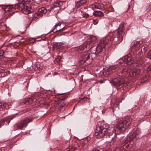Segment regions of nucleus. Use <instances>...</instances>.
I'll use <instances>...</instances> for the list:
<instances>
[{
    "instance_id": "f257e3e1",
    "label": "nucleus",
    "mask_w": 151,
    "mask_h": 151,
    "mask_svg": "<svg viewBox=\"0 0 151 151\" xmlns=\"http://www.w3.org/2000/svg\"><path fill=\"white\" fill-rule=\"evenodd\" d=\"M104 42L103 43L101 42L97 46H91L90 50L91 53L96 55L98 59L105 61L106 60L107 56L104 53L106 46Z\"/></svg>"
},
{
    "instance_id": "f03ea898",
    "label": "nucleus",
    "mask_w": 151,
    "mask_h": 151,
    "mask_svg": "<svg viewBox=\"0 0 151 151\" xmlns=\"http://www.w3.org/2000/svg\"><path fill=\"white\" fill-rule=\"evenodd\" d=\"M142 136L139 129H137L135 131L129 136L125 139L122 145L124 148H128L132 147L134 143V140L142 138Z\"/></svg>"
},
{
    "instance_id": "7ed1b4c3",
    "label": "nucleus",
    "mask_w": 151,
    "mask_h": 151,
    "mask_svg": "<svg viewBox=\"0 0 151 151\" xmlns=\"http://www.w3.org/2000/svg\"><path fill=\"white\" fill-rule=\"evenodd\" d=\"M114 127L113 126L106 127V126H98L96 127L95 135L98 138L104 137L106 135L110 136L114 133Z\"/></svg>"
},
{
    "instance_id": "20e7f679",
    "label": "nucleus",
    "mask_w": 151,
    "mask_h": 151,
    "mask_svg": "<svg viewBox=\"0 0 151 151\" xmlns=\"http://www.w3.org/2000/svg\"><path fill=\"white\" fill-rule=\"evenodd\" d=\"M132 122V119L130 117L126 116L123 120L120 121L116 125L115 131L116 134H119L123 133L129 126Z\"/></svg>"
},
{
    "instance_id": "39448f33",
    "label": "nucleus",
    "mask_w": 151,
    "mask_h": 151,
    "mask_svg": "<svg viewBox=\"0 0 151 151\" xmlns=\"http://www.w3.org/2000/svg\"><path fill=\"white\" fill-rule=\"evenodd\" d=\"M132 122V119L130 117L126 116L123 120L120 121L116 125L115 131L116 134H119L123 133L129 126Z\"/></svg>"
},
{
    "instance_id": "423d86ee",
    "label": "nucleus",
    "mask_w": 151,
    "mask_h": 151,
    "mask_svg": "<svg viewBox=\"0 0 151 151\" xmlns=\"http://www.w3.org/2000/svg\"><path fill=\"white\" fill-rule=\"evenodd\" d=\"M18 3L15 5V6H17L18 8H20L23 13L28 14L33 12L32 9H31L30 7V5H25V3L27 4L29 2H27L24 1L21 2L20 0H18Z\"/></svg>"
},
{
    "instance_id": "0eeeda50",
    "label": "nucleus",
    "mask_w": 151,
    "mask_h": 151,
    "mask_svg": "<svg viewBox=\"0 0 151 151\" xmlns=\"http://www.w3.org/2000/svg\"><path fill=\"white\" fill-rule=\"evenodd\" d=\"M31 118H25L19 123H17L14 125V127L16 130L22 129L24 127H26L28 124L32 121Z\"/></svg>"
},
{
    "instance_id": "6e6552de",
    "label": "nucleus",
    "mask_w": 151,
    "mask_h": 151,
    "mask_svg": "<svg viewBox=\"0 0 151 151\" xmlns=\"http://www.w3.org/2000/svg\"><path fill=\"white\" fill-rule=\"evenodd\" d=\"M124 31V23H122L116 30V36L118 40L119 41V43L121 42L123 39Z\"/></svg>"
},
{
    "instance_id": "1a4fd4ad",
    "label": "nucleus",
    "mask_w": 151,
    "mask_h": 151,
    "mask_svg": "<svg viewBox=\"0 0 151 151\" xmlns=\"http://www.w3.org/2000/svg\"><path fill=\"white\" fill-rule=\"evenodd\" d=\"M93 37L88 38L81 46L79 47L77 51L81 53V51L83 50L85 48H89L90 46H92L93 42L92 40Z\"/></svg>"
},
{
    "instance_id": "9d476101",
    "label": "nucleus",
    "mask_w": 151,
    "mask_h": 151,
    "mask_svg": "<svg viewBox=\"0 0 151 151\" xmlns=\"http://www.w3.org/2000/svg\"><path fill=\"white\" fill-rule=\"evenodd\" d=\"M81 61L82 63H86L87 64L91 63L92 60L90 53L87 52H85L81 59Z\"/></svg>"
},
{
    "instance_id": "9b49d317",
    "label": "nucleus",
    "mask_w": 151,
    "mask_h": 151,
    "mask_svg": "<svg viewBox=\"0 0 151 151\" xmlns=\"http://www.w3.org/2000/svg\"><path fill=\"white\" fill-rule=\"evenodd\" d=\"M124 79L122 77L114 78L111 80V83L114 86H119L124 83Z\"/></svg>"
},
{
    "instance_id": "f8f14e48",
    "label": "nucleus",
    "mask_w": 151,
    "mask_h": 151,
    "mask_svg": "<svg viewBox=\"0 0 151 151\" xmlns=\"http://www.w3.org/2000/svg\"><path fill=\"white\" fill-rule=\"evenodd\" d=\"M47 12V10L45 7H42L39 9L37 12L35 13L34 15V19L38 18L45 14Z\"/></svg>"
},
{
    "instance_id": "ddd939ff",
    "label": "nucleus",
    "mask_w": 151,
    "mask_h": 151,
    "mask_svg": "<svg viewBox=\"0 0 151 151\" xmlns=\"http://www.w3.org/2000/svg\"><path fill=\"white\" fill-rule=\"evenodd\" d=\"M126 72L128 76L134 77L138 75L140 73V71L138 69H129L127 70Z\"/></svg>"
},
{
    "instance_id": "4468645a",
    "label": "nucleus",
    "mask_w": 151,
    "mask_h": 151,
    "mask_svg": "<svg viewBox=\"0 0 151 151\" xmlns=\"http://www.w3.org/2000/svg\"><path fill=\"white\" fill-rule=\"evenodd\" d=\"M142 43V42L141 41H136L134 40L131 43L132 49L135 50L136 51L139 50H140L139 47Z\"/></svg>"
},
{
    "instance_id": "2eb2a0df",
    "label": "nucleus",
    "mask_w": 151,
    "mask_h": 151,
    "mask_svg": "<svg viewBox=\"0 0 151 151\" xmlns=\"http://www.w3.org/2000/svg\"><path fill=\"white\" fill-rule=\"evenodd\" d=\"M64 2L62 1H57L55 2L53 6L52 7V9L56 13H58L60 9V7L62 6Z\"/></svg>"
},
{
    "instance_id": "dca6fc26",
    "label": "nucleus",
    "mask_w": 151,
    "mask_h": 151,
    "mask_svg": "<svg viewBox=\"0 0 151 151\" xmlns=\"http://www.w3.org/2000/svg\"><path fill=\"white\" fill-rule=\"evenodd\" d=\"M123 62L125 63L127 65H130L134 62L133 57L130 54L127 55L124 57Z\"/></svg>"
},
{
    "instance_id": "f3484780",
    "label": "nucleus",
    "mask_w": 151,
    "mask_h": 151,
    "mask_svg": "<svg viewBox=\"0 0 151 151\" xmlns=\"http://www.w3.org/2000/svg\"><path fill=\"white\" fill-rule=\"evenodd\" d=\"M11 105L10 103H6L5 104H3L0 102V111L4 110H5L6 109L10 108L9 106Z\"/></svg>"
},
{
    "instance_id": "a211bd4d",
    "label": "nucleus",
    "mask_w": 151,
    "mask_h": 151,
    "mask_svg": "<svg viewBox=\"0 0 151 151\" xmlns=\"http://www.w3.org/2000/svg\"><path fill=\"white\" fill-rule=\"evenodd\" d=\"M37 101V99L35 98H29L27 99L25 101H24L22 103V105H23L25 104L28 103V104H31Z\"/></svg>"
},
{
    "instance_id": "6ab92c4d",
    "label": "nucleus",
    "mask_w": 151,
    "mask_h": 151,
    "mask_svg": "<svg viewBox=\"0 0 151 151\" xmlns=\"http://www.w3.org/2000/svg\"><path fill=\"white\" fill-rule=\"evenodd\" d=\"M115 128H114V132H115L114 129ZM115 134H116L115 133ZM119 134H118V135H116L115 136H114L113 137H112L111 140L113 141V142H118L119 141L120 139L121 138L123 137H120V136L119 135Z\"/></svg>"
},
{
    "instance_id": "aec40b11",
    "label": "nucleus",
    "mask_w": 151,
    "mask_h": 151,
    "mask_svg": "<svg viewBox=\"0 0 151 151\" xmlns=\"http://www.w3.org/2000/svg\"><path fill=\"white\" fill-rule=\"evenodd\" d=\"M63 25V24H60L59 23H57L54 26V29L52 31L54 32V31L58 27H59L58 29L56 30L55 32L58 31H59L61 30H63L64 29L65 27L62 26V25Z\"/></svg>"
},
{
    "instance_id": "412c9836",
    "label": "nucleus",
    "mask_w": 151,
    "mask_h": 151,
    "mask_svg": "<svg viewBox=\"0 0 151 151\" xmlns=\"http://www.w3.org/2000/svg\"><path fill=\"white\" fill-rule=\"evenodd\" d=\"M86 2V0H80L76 3V7L79 8L81 6L83 5Z\"/></svg>"
},
{
    "instance_id": "4be33fe9",
    "label": "nucleus",
    "mask_w": 151,
    "mask_h": 151,
    "mask_svg": "<svg viewBox=\"0 0 151 151\" xmlns=\"http://www.w3.org/2000/svg\"><path fill=\"white\" fill-rule=\"evenodd\" d=\"M32 67L35 70H39L40 71L42 69V67L40 65L39 63H36L35 64H33Z\"/></svg>"
},
{
    "instance_id": "5701e85b",
    "label": "nucleus",
    "mask_w": 151,
    "mask_h": 151,
    "mask_svg": "<svg viewBox=\"0 0 151 151\" xmlns=\"http://www.w3.org/2000/svg\"><path fill=\"white\" fill-rule=\"evenodd\" d=\"M118 67V65H116L110 66L108 69V70L109 71V73L111 72H115L117 70Z\"/></svg>"
},
{
    "instance_id": "b1692460",
    "label": "nucleus",
    "mask_w": 151,
    "mask_h": 151,
    "mask_svg": "<svg viewBox=\"0 0 151 151\" xmlns=\"http://www.w3.org/2000/svg\"><path fill=\"white\" fill-rule=\"evenodd\" d=\"M93 15L95 17H102L104 15L103 12L100 11H97L94 12Z\"/></svg>"
},
{
    "instance_id": "393cba45",
    "label": "nucleus",
    "mask_w": 151,
    "mask_h": 151,
    "mask_svg": "<svg viewBox=\"0 0 151 151\" xmlns=\"http://www.w3.org/2000/svg\"><path fill=\"white\" fill-rule=\"evenodd\" d=\"M39 4L35 2H33L31 5H30V7L31 9H32L33 12L35 11L39 6Z\"/></svg>"
},
{
    "instance_id": "a878e982",
    "label": "nucleus",
    "mask_w": 151,
    "mask_h": 151,
    "mask_svg": "<svg viewBox=\"0 0 151 151\" xmlns=\"http://www.w3.org/2000/svg\"><path fill=\"white\" fill-rule=\"evenodd\" d=\"M94 7L98 9H102L103 8V5L101 4L98 5H94Z\"/></svg>"
},
{
    "instance_id": "bb28decb",
    "label": "nucleus",
    "mask_w": 151,
    "mask_h": 151,
    "mask_svg": "<svg viewBox=\"0 0 151 151\" xmlns=\"http://www.w3.org/2000/svg\"><path fill=\"white\" fill-rule=\"evenodd\" d=\"M53 47L55 49H58L60 48V46L59 44L55 42L54 43Z\"/></svg>"
},
{
    "instance_id": "cd10ccee",
    "label": "nucleus",
    "mask_w": 151,
    "mask_h": 151,
    "mask_svg": "<svg viewBox=\"0 0 151 151\" xmlns=\"http://www.w3.org/2000/svg\"><path fill=\"white\" fill-rule=\"evenodd\" d=\"M144 69L147 70V72L151 71V64L146 65L144 67Z\"/></svg>"
},
{
    "instance_id": "c85d7f7f",
    "label": "nucleus",
    "mask_w": 151,
    "mask_h": 151,
    "mask_svg": "<svg viewBox=\"0 0 151 151\" xmlns=\"http://www.w3.org/2000/svg\"><path fill=\"white\" fill-rule=\"evenodd\" d=\"M18 113V111L17 110H13L11 111V115L12 116H15V115H17Z\"/></svg>"
},
{
    "instance_id": "c756f323",
    "label": "nucleus",
    "mask_w": 151,
    "mask_h": 151,
    "mask_svg": "<svg viewBox=\"0 0 151 151\" xmlns=\"http://www.w3.org/2000/svg\"><path fill=\"white\" fill-rule=\"evenodd\" d=\"M6 75V72H5L4 70H3V71H2L1 74H0V78L4 77H5Z\"/></svg>"
},
{
    "instance_id": "7c9ffc66",
    "label": "nucleus",
    "mask_w": 151,
    "mask_h": 151,
    "mask_svg": "<svg viewBox=\"0 0 151 151\" xmlns=\"http://www.w3.org/2000/svg\"><path fill=\"white\" fill-rule=\"evenodd\" d=\"M147 57L151 60V50H150L148 53Z\"/></svg>"
},
{
    "instance_id": "2f4dec72",
    "label": "nucleus",
    "mask_w": 151,
    "mask_h": 151,
    "mask_svg": "<svg viewBox=\"0 0 151 151\" xmlns=\"http://www.w3.org/2000/svg\"><path fill=\"white\" fill-rule=\"evenodd\" d=\"M89 16V14L87 13L83 14V17L85 18H87Z\"/></svg>"
},
{
    "instance_id": "473e14b6",
    "label": "nucleus",
    "mask_w": 151,
    "mask_h": 151,
    "mask_svg": "<svg viewBox=\"0 0 151 151\" xmlns=\"http://www.w3.org/2000/svg\"><path fill=\"white\" fill-rule=\"evenodd\" d=\"M140 50L139 52V53L140 52H142V49L143 48L144 50V51L145 52L146 50V48H145V47L144 46H142L140 48Z\"/></svg>"
},
{
    "instance_id": "72a5a7b5",
    "label": "nucleus",
    "mask_w": 151,
    "mask_h": 151,
    "mask_svg": "<svg viewBox=\"0 0 151 151\" xmlns=\"http://www.w3.org/2000/svg\"><path fill=\"white\" fill-rule=\"evenodd\" d=\"M93 23L95 25L97 24L98 22V20L97 19H93Z\"/></svg>"
},
{
    "instance_id": "f704fd0d",
    "label": "nucleus",
    "mask_w": 151,
    "mask_h": 151,
    "mask_svg": "<svg viewBox=\"0 0 151 151\" xmlns=\"http://www.w3.org/2000/svg\"><path fill=\"white\" fill-rule=\"evenodd\" d=\"M67 98V96H63L60 98L63 101L64 100L66 99Z\"/></svg>"
},
{
    "instance_id": "c9c22d12",
    "label": "nucleus",
    "mask_w": 151,
    "mask_h": 151,
    "mask_svg": "<svg viewBox=\"0 0 151 151\" xmlns=\"http://www.w3.org/2000/svg\"><path fill=\"white\" fill-rule=\"evenodd\" d=\"M5 53L3 50H0V56H3Z\"/></svg>"
},
{
    "instance_id": "e433bc0d",
    "label": "nucleus",
    "mask_w": 151,
    "mask_h": 151,
    "mask_svg": "<svg viewBox=\"0 0 151 151\" xmlns=\"http://www.w3.org/2000/svg\"><path fill=\"white\" fill-rule=\"evenodd\" d=\"M146 81L144 79H143L141 80V83H144Z\"/></svg>"
},
{
    "instance_id": "4c0bfd02",
    "label": "nucleus",
    "mask_w": 151,
    "mask_h": 151,
    "mask_svg": "<svg viewBox=\"0 0 151 151\" xmlns=\"http://www.w3.org/2000/svg\"><path fill=\"white\" fill-rule=\"evenodd\" d=\"M115 151H121L120 149L118 148H116L115 150Z\"/></svg>"
},
{
    "instance_id": "58836bf2",
    "label": "nucleus",
    "mask_w": 151,
    "mask_h": 151,
    "mask_svg": "<svg viewBox=\"0 0 151 151\" xmlns=\"http://www.w3.org/2000/svg\"><path fill=\"white\" fill-rule=\"evenodd\" d=\"M24 39L22 38V39L20 40V42H24Z\"/></svg>"
},
{
    "instance_id": "ea45409f",
    "label": "nucleus",
    "mask_w": 151,
    "mask_h": 151,
    "mask_svg": "<svg viewBox=\"0 0 151 151\" xmlns=\"http://www.w3.org/2000/svg\"><path fill=\"white\" fill-rule=\"evenodd\" d=\"M101 83H104V81H99Z\"/></svg>"
},
{
    "instance_id": "a19ab883",
    "label": "nucleus",
    "mask_w": 151,
    "mask_h": 151,
    "mask_svg": "<svg viewBox=\"0 0 151 151\" xmlns=\"http://www.w3.org/2000/svg\"><path fill=\"white\" fill-rule=\"evenodd\" d=\"M2 71H3V70L0 69V74H1Z\"/></svg>"
},
{
    "instance_id": "79ce46f5",
    "label": "nucleus",
    "mask_w": 151,
    "mask_h": 151,
    "mask_svg": "<svg viewBox=\"0 0 151 151\" xmlns=\"http://www.w3.org/2000/svg\"><path fill=\"white\" fill-rule=\"evenodd\" d=\"M17 44L16 45V47H18L19 45V44L18 43H17Z\"/></svg>"
},
{
    "instance_id": "37998d69",
    "label": "nucleus",
    "mask_w": 151,
    "mask_h": 151,
    "mask_svg": "<svg viewBox=\"0 0 151 151\" xmlns=\"http://www.w3.org/2000/svg\"><path fill=\"white\" fill-rule=\"evenodd\" d=\"M60 58H61V57L60 56L58 57V59H59V60H60Z\"/></svg>"
},
{
    "instance_id": "c03bdc74",
    "label": "nucleus",
    "mask_w": 151,
    "mask_h": 151,
    "mask_svg": "<svg viewBox=\"0 0 151 151\" xmlns=\"http://www.w3.org/2000/svg\"><path fill=\"white\" fill-rule=\"evenodd\" d=\"M93 151H99V150H94Z\"/></svg>"
},
{
    "instance_id": "a18cd8bd",
    "label": "nucleus",
    "mask_w": 151,
    "mask_h": 151,
    "mask_svg": "<svg viewBox=\"0 0 151 151\" xmlns=\"http://www.w3.org/2000/svg\"><path fill=\"white\" fill-rule=\"evenodd\" d=\"M70 151H76L75 150H70Z\"/></svg>"
},
{
    "instance_id": "49530a36",
    "label": "nucleus",
    "mask_w": 151,
    "mask_h": 151,
    "mask_svg": "<svg viewBox=\"0 0 151 151\" xmlns=\"http://www.w3.org/2000/svg\"><path fill=\"white\" fill-rule=\"evenodd\" d=\"M140 61H141V60H140L139 61V63H140V64H141V62H140Z\"/></svg>"
},
{
    "instance_id": "de8ad7c7",
    "label": "nucleus",
    "mask_w": 151,
    "mask_h": 151,
    "mask_svg": "<svg viewBox=\"0 0 151 151\" xmlns=\"http://www.w3.org/2000/svg\"><path fill=\"white\" fill-rule=\"evenodd\" d=\"M140 53V52H139V53H138V54H139V53Z\"/></svg>"
},
{
    "instance_id": "09e8293b",
    "label": "nucleus",
    "mask_w": 151,
    "mask_h": 151,
    "mask_svg": "<svg viewBox=\"0 0 151 151\" xmlns=\"http://www.w3.org/2000/svg\"><path fill=\"white\" fill-rule=\"evenodd\" d=\"M38 41H41V40H39Z\"/></svg>"
},
{
    "instance_id": "8fccbe9b",
    "label": "nucleus",
    "mask_w": 151,
    "mask_h": 151,
    "mask_svg": "<svg viewBox=\"0 0 151 151\" xmlns=\"http://www.w3.org/2000/svg\"><path fill=\"white\" fill-rule=\"evenodd\" d=\"M103 111H102V112L103 113Z\"/></svg>"
},
{
    "instance_id": "3c124183",
    "label": "nucleus",
    "mask_w": 151,
    "mask_h": 151,
    "mask_svg": "<svg viewBox=\"0 0 151 151\" xmlns=\"http://www.w3.org/2000/svg\"><path fill=\"white\" fill-rule=\"evenodd\" d=\"M0 151H1V150H0Z\"/></svg>"
}]
</instances>
